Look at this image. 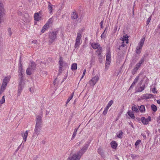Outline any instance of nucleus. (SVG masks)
Wrapping results in <instances>:
<instances>
[{
	"label": "nucleus",
	"instance_id": "obj_8",
	"mask_svg": "<svg viewBox=\"0 0 160 160\" xmlns=\"http://www.w3.org/2000/svg\"><path fill=\"white\" fill-rule=\"evenodd\" d=\"M42 126L35 125L33 132V136L36 135L37 136L42 131Z\"/></svg>",
	"mask_w": 160,
	"mask_h": 160
},
{
	"label": "nucleus",
	"instance_id": "obj_12",
	"mask_svg": "<svg viewBox=\"0 0 160 160\" xmlns=\"http://www.w3.org/2000/svg\"><path fill=\"white\" fill-rule=\"evenodd\" d=\"M153 96L151 94H143L140 98L141 99H148L151 98Z\"/></svg>",
	"mask_w": 160,
	"mask_h": 160
},
{
	"label": "nucleus",
	"instance_id": "obj_59",
	"mask_svg": "<svg viewBox=\"0 0 160 160\" xmlns=\"http://www.w3.org/2000/svg\"><path fill=\"white\" fill-rule=\"evenodd\" d=\"M49 112V111H46V116H47V115H48Z\"/></svg>",
	"mask_w": 160,
	"mask_h": 160
},
{
	"label": "nucleus",
	"instance_id": "obj_16",
	"mask_svg": "<svg viewBox=\"0 0 160 160\" xmlns=\"http://www.w3.org/2000/svg\"><path fill=\"white\" fill-rule=\"evenodd\" d=\"M139 79V76H137L134 79L133 82L132 83V85L130 86V87L129 88V89L131 88L132 87H133V86H134L136 83H137V82L138 81V80Z\"/></svg>",
	"mask_w": 160,
	"mask_h": 160
},
{
	"label": "nucleus",
	"instance_id": "obj_41",
	"mask_svg": "<svg viewBox=\"0 0 160 160\" xmlns=\"http://www.w3.org/2000/svg\"><path fill=\"white\" fill-rule=\"evenodd\" d=\"M5 102V99L4 98V96H3L2 97V99L0 100V103L1 104H3Z\"/></svg>",
	"mask_w": 160,
	"mask_h": 160
},
{
	"label": "nucleus",
	"instance_id": "obj_38",
	"mask_svg": "<svg viewBox=\"0 0 160 160\" xmlns=\"http://www.w3.org/2000/svg\"><path fill=\"white\" fill-rule=\"evenodd\" d=\"M144 57H143L138 62L139 63H140L141 65H142V64L143 63L144 61Z\"/></svg>",
	"mask_w": 160,
	"mask_h": 160
},
{
	"label": "nucleus",
	"instance_id": "obj_3",
	"mask_svg": "<svg viewBox=\"0 0 160 160\" xmlns=\"http://www.w3.org/2000/svg\"><path fill=\"white\" fill-rule=\"evenodd\" d=\"M145 40V38L144 37L138 43L136 50V53L137 54H139L140 53Z\"/></svg>",
	"mask_w": 160,
	"mask_h": 160
},
{
	"label": "nucleus",
	"instance_id": "obj_46",
	"mask_svg": "<svg viewBox=\"0 0 160 160\" xmlns=\"http://www.w3.org/2000/svg\"><path fill=\"white\" fill-rule=\"evenodd\" d=\"M132 110H138L137 106L135 105L132 107Z\"/></svg>",
	"mask_w": 160,
	"mask_h": 160
},
{
	"label": "nucleus",
	"instance_id": "obj_29",
	"mask_svg": "<svg viewBox=\"0 0 160 160\" xmlns=\"http://www.w3.org/2000/svg\"><path fill=\"white\" fill-rule=\"evenodd\" d=\"M77 65L76 63H73L71 65V69L72 71L77 70Z\"/></svg>",
	"mask_w": 160,
	"mask_h": 160
},
{
	"label": "nucleus",
	"instance_id": "obj_31",
	"mask_svg": "<svg viewBox=\"0 0 160 160\" xmlns=\"http://www.w3.org/2000/svg\"><path fill=\"white\" fill-rule=\"evenodd\" d=\"M128 115L132 119H134L135 118L134 114L132 112H130V111L127 112Z\"/></svg>",
	"mask_w": 160,
	"mask_h": 160
},
{
	"label": "nucleus",
	"instance_id": "obj_15",
	"mask_svg": "<svg viewBox=\"0 0 160 160\" xmlns=\"http://www.w3.org/2000/svg\"><path fill=\"white\" fill-rule=\"evenodd\" d=\"M28 132V131H26L24 133H22V136L23 138V140L24 142H25L26 141L27 137Z\"/></svg>",
	"mask_w": 160,
	"mask_h": 160
},
{
	"label": "nucleus",
	"instance_id": "obj_27",
	"mask_svg": "<svg viewBox=\"0 0 160 160\" xmlns=\"http://www.w3.org/2000/svg\"><path fill=\"white\" fill-rule=\"evenodd\" d=\"M102 47H100L96 51L97 55L98 56H100L102 53Z\"/></svg>",
	"mask_w": 160,
	"mask_h": 160
},
{
	"label": "nucleus",
	"instance_id": "obj_57",
	"mask_svg": "<svg viewBox=\"0 0 160 160\" xmlns=\"http://www.w3.org/2000/svg\"><path fill=\"white\" fill-rule=\"evenodd\" d=\"M37 41L36 40H34L32 41V42L33 43H37Z\"/></svg>",
	"mask_w": 160,
	"mask_h": 160
},
{
	"label": "nucleus",
	"instance_id": "obj_58",
	"mask_svg": "<svg viewBox=\"0 0 160 160\" xmlns=\"http://www.w3.org/2000/svg\"><path fill=\"white\" fill-rule=\"evenodd\" d=\"M108 111H104L103 112V114L104 115H105L107 113Z\"/></svg>",
	"mask_w": 160,
	"mask_h": 160
},
{
	"label": "nucleus",
	"instance_id": "obj_33",
	"mask_svg": "<svg viewBox=\"0 0 160 160\" xmlns=\"http://www.w3.org/2000/svg\"><path fill=\"white\" fill-rule=\"evenodd\" d=\"M73 94L74 92H73L71 94L70 96L68 98L66 102V104H67L70 102V100L72 99V98L73 96Z\"/></svg>",
	"mask_w": 160,
	"mask_h": 160
},
{
	"label": "nucleus",
	"instance_id": "obj_43",
	"mask_svg": "<svg viewBox=\"0 0 160 160\" xmlns=\"http://www.w3.org/2000/svg\"><path fill=\"white\" fill-rule=\"evenodd\" d=\"M141 143V140H138L136 141L135 143V146H137L138 145L140 144Z\"/></svg>",
	"mask_w": 160,
	"mask_h": 160
},
{
	"label": "nucleus",
	"instance_id": "obj_11",
	"mask_svg": "<svg viewBox=\"0 0 160 160\" xmlns=\"http://www.w3.org/2000/svg\"><path fill=\"white\" fill-rule=\"evenodd\" d=\"M80 158V156H78L77 154H75L71 157H69L67 160H79Z\"/></svg>",
	"mask_w": 160,
	"mask_h": 160
},
{
	"label": "nucleus",
	"instance_id": "obj_2",
	"mask_svg": "<svg viewBox=\"0 0 160 160\" xmlns=\"http://www.w3.org/2000/svg\"><path fill=\"white\" fill-rule=\"evenodd\" d=\"M128 37L127 34L123 36V38H122L121 45L118 48V49L119 50H123L124 48H126V45L128 42Z\"/></svg>",
	"mask_w": 160,
	"mask_h": 160
},
{
	"label": "nucleus",
	"instance_id": "obj_40",
	"mask_svg": "<svg viewBox=\"0 0 160 160\" xmlns=\"http://www.w3.org/2000/svg\"><path fill=\"white\" fill-rule=\"evenodd\" d=\"M138 110H145L144 105H141L140 106H138Z\"/></svg>",
	"mask_w": 160,
	"mask_h": 160
},
{
	"label": "nucleus",
	"instance_id": "obj_10",
	"mask_svg": "<svg viewBox=\"0 0 160 160\" xmlns=\"http://www.w3.org/2000/svg\"><path fill=\"white\" fill-rule=\"evenodd\" d=\"M99 79L98 76H95L92 78L89 82V83L91 86H93L97 82Z\"/></svg>",
	"mask_w": 160,
	"mask_h": 160
},
{
	"label": "nucleus",
	"instance_id": "obj_44",
	"mask_svg": "<svg viewBox=\"0 0 160 160\" xmlns=\"http://www.w3.org/2000/svg\"><path fill=\"white\" fill-rule=\"evenodd\" d=\"M151 108H152V110H157V107L154 104H152L151 106Z\"/></svg>",
	"mask_w": 160,
	"mask_h": 160
},
{
	"label": "nucleus",
	"instance_id": "obj_25",
	"mask_svg": "<svg viewBox=\"0 0 160 160\" xmlns=\"http://www.w3.org/2000/svg\"><path fill=\"white\" fill-rule=\"evenodd\" d=\"M34 70L29 67L26 70V73L28 75H30L32 74V72Z\"/></svg>",
	"mask_w": 160,
	"mask_h": 160
},
{
	"label": "nucleus",
	"instance_id": "obj_22",
	"mask_svg": "<svg viewBox=\"0 0 160 160\" xmlns=\"http://www.w3.org/2000/svg\"><path fill=\"white\" fill-rule=\"evenodd\" d=\"M34 20L36 21H39L41 19V17L39 16V14L38 13H35L34 15Z\"/></svg>",
	"mask_w": 160,
	"mask_h": 160
},
{
	"label": "nucleus",
	"instance_id": "obj_23",
	"mask_svg": "<svg viewBox=\"0 0 160 160\" xmlns=\"http://www.w3.org/2000/svg\"><path fill=\"white\" fill-rule=\"evenodd\" d=\"M113 103V101L112 100H110L108 103L107 105L105 108L104 110H108L109 108L112 105Z\"/></svg>",
	"mask_w": 160,
	"mask_h": 160
},
{
	"label": "nucleus",
	"instance_id": "obj_52",
	"mask_svg": "<svg viewBox=\"0 0 160 160\" xmlns=\"http://www.w3.org/2000/svg\"><path fill=\"white\" fill-rule=\"evenodd\" d=\"M103 21H102L100 22V28H103Z\"/></svg>",
	"mask_w": 160,
	"mask_h": 160
},
{
	"label": "nucleus",
	"instance_id": "obj_42",
	"mask_svg": "<svg viewBox=\"0 0 160 160\" xmlns=\"http://www.w3.org/2000/svg\"><path fill=\"white\" fill-rule=\"evenodd\" d=\"M81 43L75 41L74 47L75 48H78Z\"/></svg>",
	"mask_w": 160,
	"mask_h": 160
},
{
	"label": "nucleus",
	"instance_id": "obj_6",
	"mask_svg": "<svg viewBox=\"0 0 160 160\" xmlns=\"http://www.w3.org/2000/svg\"><path fill=\"white\" fill-rule=\"evenodd\" d=\"M89 144L88 143H86L84 146L77 153L78 156H80V158L81 156L83 154L87 151L88 147Z\"/></svg>",
	"mask_w": 160,
	"mask_h": 160
},
{
	"label": "nucleus",
	"instance_id": "obj_35",
	"mask_svg": "<svg viewBox=\"0 0 160 160\" xmlns=\"http://www.w3.org/2000/svg\"><path fill=\"white\" fill-rule=\"evenodd\" d=\"M78 129V128H76L74 129V132L73 133V134H72V139H71L72 140L75 137L76 135V134H77V132Z\"/></svg>",
	"mask_w": 160,
	"mask_h": 160
},
{
	"label": "nucleus",
	"instance_id": "obj_4",
	"mask_svg": "<svg viewBox=\"0 0 160 160\" xmlns=\"http://www.w3.org/2000/svg\"><path fill=\"white\" fill-rule=\"evenodd\" d=\"M11 77L10 76H7L3 80L2 82L1 85L0 89L4 91L5 90L7 84L10 80Z\"/></svg>",
	"mask_w": 160,
	"mask_h": 160
},
{
	"label": "nucleus",
	"instance_id": "obj_24",
	"mask_svg": "<svg viewBox=\"0 0 160 160\" xmlns=\"http://www.w3.org/2000/svg\"><path fill=\"white\" fill-rule=\"evenodd\" d=\"M111 147L113 149H115L117 147V143L115 141H112L111 143Z\"/></svg>",
	"mask_w": 160,
	"mask_h": 160
},
{
	"label": "nucleus",
	"instance_id": "obj_39",
	"mask_svg": "<svg viewBox=\"0 0 160 160\" xmlns=\"http://www.w3.org/2000/svg\"><path fill=\"white\" fill-rule=\"evenodd\" d=\"M8 34L9 36H11L12 34L11 29L10 28H8Z\"/></svg>",
	"mask_w": 160,
	"mask_h": 160
},
{
	"label": "nucleus",
	"instance_id": "obj_56",
	"mask_svg": "<svg viewBox=\"0 0 160 160\" xmlns=\"http://www.w3.org/2000/svg\"><path fill=\"white\" fill-rule=\"evenodd\" d=\"M86 72V69H84V70L83 71L82 75V77L81 78H83V76H84L85 73Z\"/></svg>",
	"mask_w": 160,
	"mask_h": 160
},
{
	"label": "nucleus",
	"instance_id": "obj_55",
	"mask_svg": "<svg viewBox=\"0 0 160 160\" xmlns=\"http://www.w3.org/2000/svg\"><path fill=\"white\" fill-rule=\"evenodd\" d=\"M117 28H118V26H117V25H115V26L114 27V32H115L117 30Z\"/></svg>",
	"mask_w": 160,
	"mask_h": 160
},
{
	"label": "nucleus",
	"instance_id": "obj_47",
	"mask_svg": "<svg viewBox=\"0 0 160 160\" xmlns=\"http://www.w3.org/2000/svg\"><path fill=\"white\" fill-rule=\"evenodd\" d=\"M111 60L106 61V66H108L109 65L111 62Z\"/></svg>",
	"mask_w": 160,
	"mask_h": 160
},
{
	"label": "nucleus",
	"instance_id": "obj_37",
	"mask_svg": "<svg viewBox=\"0 0 160 160\" xmlns=\"http://www.w3.org/2000/svg\"><path fill=\"white\" fill-rule=\"evenodd\" d=\"M52 19L51 18L48 20L46 24L48 25V26H49V25L52 24Z\"/></svg>",
	"mask_w": 160,
	"mask_h": 160
},
{
	"label": "nucleus",
	"instance_id": "obj_9",
	"mask_svg": "<svg viewBox=\"0 0 160 160\" xmlns=\"http://www.w3.org/2000/svg\"><path fill=\"white\" fill-rule=\"evenodd\" d=\"M151 117L148 116L147 118H146L144 117H142L141 118V120L142 123L144 125L148 124L149 122L151 121Z\"/></svg>",
	"mask_w": 160,
	"mask_h": 160
},
{
	"label": "nucleus",
	"instance_id": "obj_62",
	"mask_svg": "<svg viewBox=\"0 0 160 160\" xmlns=\"http://www.w3.org/2000/svg\"><path fill=\"white\" fill-rule=\"evenodd\" d=\"M108 28L107 27H106L104 31H105V32H106V31H107V30Z\"/></svg>",
	"mask_w": 160,
	"mask_h": 160
},
{
	"label": "nucleus",
	"instance_id": "obj_14",
	"mask_svg": "<svg viewBox=\"0 0 160 160\" xmlns=\"http://www.w3.org/2000/svg\"><path fill=\"white\" fill-rule=\"evenodd\" d=\"M91 46L94 49H97L100 47L99 43L95 42L92 43L91 44Z\"/></svg>",
	"mask_w": 160,
	"mask_h": 160
},
{
	"label": "nucleus",
	"instance_id": "obj_13",
	"mask_svg": "<svg viewBox=\"0 0 160 160\" xmlns=\"http://www.w3.org/2000/svg\"><path fill=\"white\" fill-rule=\"evenodd\" d=\"M141 66V65L140 63H139V62L137 63L135 67L132 70V74H135V73L137 72L138 70L140 67Z\"/></svg>",
	"mask_w": 160,
	"mask_h": 160
},
{
	"label": "nucleus",
	"instance_id": "obj_18",
	"mask_svg": "<svg viewBox=\"0 0 160 160\" xmlns=\"http://www.w3.org/2000/svg\"><path fill=\"white\" fill-rule=\"evenodd\" d=\"M58 63L59 65V67H60V68H62L63 66V65L64 64H66V63H64L62 57H61L59 58Z\"/></svg>",
	"mask_w": 160,
	"mask_h": 160
},
{
	"label": "nucleus",
	"instance_id": "obj_36",
	"mask_svg": "<svg viewBox=\"0 0 160 160\" xmlns=\"http://www.w3.org/2000/svg\"><path fill=\"white\" fill-rule=\"evenodd\" d=\"M107 31L105 32V31H104L103 33L102 34L101 37L102 39L103 38H106V35L107 33Z\"/></svg>",
	"mask_w": 160,
	"mask_h": 160
},
{
	"label": "nucleus",
	"instance_id": "obj_34",
	"mask_svg": "<svg viewBox=\"0 0 160 160\" xmlns=\"http://www.w3.org/2000/svg\"><path fill=\"white\" fill-rule=\"evenodd\" d=\"M29 67H30L33 69L34 70L36 68V64L35 62H32L31 63V65H29Z\"/></svg>",
	"mask_w": 160,
	"mask_h": 160
},
{
	"label": "nucleus",
	"instance_id": "obj_5",
	"mask_svg": "<svg viewBox=\"0 0 160 160\" xmlns=\"http://www.w3.org/2000/svg\"><path fill=\"white\" fill-rule=\"evenodd\" d=\"M42 112L41 111L40 112L39 114L37 116L35 125L42 126Z\"/></svg>",
	"mask_w": 160,
	"mask_h": 160
},
{
	"label": "nucleus",
	"instance_id": "obj_19",
	"mask_svg": "<svg viewBox=\"0 0 160 160\" xmlns=\"http://www.w3.org/2000/svg\"><path fill=\"white\" fill-rule=\"evenodd\" d=\"M81 34L80 33H78L75 41L81 43Z\"/></svg>",
	"mask_w": 160,
	"mask_h": 160
},
{
	"label": "nucleus",
	"instance_id": "obj_49",
	"mask_svg": "<svg viewBox=\"0 0 160 160\" xmlns=\"http://www.w3.org/2000/svg\"><path fill=\"white\" fill-rule=\"evenodd\" d=\"M98 152L99 154L102 155V150L101 149H98Z\"/></svg>",
	"mask_w": 160,
	"mask_h": 160
},
{
	"label": "nucleus",
	"instance_id": "obj_61",
	"mask_svg": "<svg viewBox=\"0 0 160 160\" xmlns=\"http://www.w3.org/2000/svg\"><path fill=\"white\" fill-rule=\"evenodd\" d=\"M142 135L143 137V138H146V135H145L144 134H142Z\"/></svg>",
	"mask_w": 160,
	"mask_h": 160
},
{
	"label": "nucleus",
	"instance_id": "obj_50",
	"mask_svg": "<svg viewBox=\"0 0 160 160\" xmlns=\"http://www.w3.org/2000/svg\"><path fill=\"white\" fill-rule=\"evenodd\" d=\"M152 92L154 93H157V92L156 91V89L155 88H154L152 89Z\"/></svg>",
	"mask_w": 160,
	"mask_h": 160
},
{
	"label": "nucleus",
	"instance_id": "obj_45",
	"mask_svg": "<svg viewBox=\"0 0 160 160\" xmlns=\"http://www.w3.org/2000/svg\"><path fill=\"white\" fill-rule=\"evenodd\" d=\"M106 58H111V54L110 51L107 52Z\"/></svg>",
	"mask_w": 160,
	"mask_h": 160
},
{
	"label": "nucleus",
	"instance_id": "obj_1",
	"mask_svg": "<svg viewBox=\"0 0 160 160\" xmlns=\"http://www.w3.org/2000/svg\"><path fill=\"white\" fill-rule=\"evenodd\" d=\"M58 31L54 30L48 32V44L50 45L53 42H55L57 39Z\"/></svg>",
	"mask_w": 160,
	"mask_h": 160
},
{
	"label": "nucleus",
	"instance_id": "obj_32",
	"mask_svg": "<svg viewBox=\"0 0 160 160\" xmlns=\"http://www.w3.org/2000/svg\"><path fill=\"white\" fill-rule=\"evenodd\" d=\"M18 73L22 72V65L21 63H19V66L18 68Z\"/></svg>",
	"mask_w": 160,
	"mask_h": 160
},
{
	"label": "nucleus",
	"instance_id": "obj_63",
	"mask_svg": "<svg viewBox=\"0 0 160 160\" xmlns=\"http://www.w3.org/2000/svg\"><path fill=\"white\" fill-rule=\"evenodd\" d=\"M29 91H30L32 92V90H31V88H29Z\"/></svg>",
	"mask_w": 160,
	"mask_h": 160
},
{
	"label": "nucleus",
	"instance_id": "obj_30",
	"mask_svg": "<svg viewBox=\"0 0 160 160\" xmlns=\"http://www.w3.org/2000/svg\"><path fill=\"white\" fill-rule=\"evenodd\" d=\"M18 76L19 78V82H24L23 80V76L22 73H18Z\"/></svg>",
	"mask_w": 160,
	"mask_h": 160
},
{
	"label": "nucleus",
	"instance_id": "obj_28",
	"mask_svg": "<svg viewBox=\"0 0 160 160\" xmlns=\"http://www.w3.org/2000/svg\"><path fill=\"white\" fill-rule=\"evenodd\" d=\"M123 134V132L121 130L119 131L117 133L116 135L117 137L120 138H122V135Z\"/></svg>",
	"mask_w": 160,
	"mask_h": 160
},
{
	"label": "nucleus",
	"instance_id": "obj_51",
	"mask_svg": "<svg viewBox=\"0 0 160 160\" xmlns=\"http://www.w3.org/2000/svg\"><path fill=\"white\" fill-rule=\"evenodd\" d=\"M131 157L133 159H135L138 158V155H136L132 154L131 155Z\"/></svg>",
	"mask_w": 160,
	"mask_h": 160
},
{
	"label": "nucleus",
	"instance_id": "obj_64",
	"mask_svg": "<svg viewBox=\"0 0 160 160\" xmlns=\"http://www.w3.org/2000/svg\"><path fill=\"white\" fill-rule=\"evenodd\" d=\"M2 43L0 42V48H1L2 47Z\"/></svg>",
	"mask_w": 160,
	"mask_h": 160
},
{
	"label": "nucleus",
	"instance_id": "obj_21",
	"mask_svg": "<svg viewBox=\"0 0 160 160\" xmlns=\"http://www.w3.org/2000/svg\"><path fill=\"white\" fill-rule=\"evenodd\" d=\"M48 8L49 10V13H51L52 12V8L53 5H52L50 2H48Z\"/></svg>",
	"mask_w": 160,
	"mask_h": 160
},
{
	"label": "nucleus",
	"instance_id": "obj_53",
	"mask_svg": "<svg viewBox=\"0 0 160 160\" xmlns=\"http://www.w3.org/2000/svg\"><path fill=\"white\" fill-rule=\"evenodd\" d=\"M67 76H68V75L67 74L66 75L64 76V77L63 78V80H62V82H64L65 81V80L66 79V78H67Z\"/></svg>",
	"mask_w": 160,
	"mask_h": 160
},
{
	"label": "nucleus",
	"instance_id": "obj_48",
	"mask_svg": "<svg viewBox=\"0 0 160 160\" xmlns=\"http://www.w3.org/2000/svg\"><path fill=\"white\" fill-rule=\"evenodd\" d=\"M151 19V17H149V18H148V19L147 20V22H146L147 25H148L149 24V23Z\"/></svg>",
	"mask_w": 160,
	"mask_h": 160
},
{
	"label": "nucleus",
	"instance_id": "obj_20",
	"mask_svg": "<svg viewBox=\"0 0 160 160\" xmlns=\"http://www.w3.org/2000/svg\"><path fill=\"white\" fill-rule=\"evenodd\" d=\"M145 88V85L143 84L142 86H140L138 88L136 91L137 92H141L143 91Z\"/></svg>",
	"mask_w": 160,
	"mask_h": 160
},
{
	"label": "nucleus",
	"instance_id": "obj_54",
	"mask_svg": "<svg viewBox=\"0 0 160 160\" xmlns=\"http://www.w3.org/2000/svg\"><path fill=\"white\" fill-rule=\"evenodd\" d=\"M62 68L59 67L58 71L60 73H61L62 72Z\"/></svg>",
	"mask_w": 160,
	"mask_h": 160
},
{
	"label": "nucleus",
	"instance_id": "obj_26",
	"mask_svg": "<svg viewBox=\"0 0 160 160\" xmlns=\"http://www.w3.org/2000/svg\"><path fill=\"white\" fill-rule=\"evenodd\" d=\"M49 26L45 24L43 27L42 29L41 30L42 33H44L46 30H47L49 28Z\"/></svg>",
	"mask_w": 160,
	"mask_h": 160
},
{
	"label": "nucleus",
	"instance_id": "obj_17",
	"mask_svg": "<svg viewBox=\"0 0 160 160\" xmlns=\"http://www.w3.org/2000/svg\"><path fill=\"white\" fill-rule=\"evenodd\" d=\"M78 17V14L76 12H74L71 14V18L72 19H76Z\"/></svg>",
	"mask_w": 160,
	"mask_h": 160
},
{
	"label": "nucleus",
	"instance_id": "obj_7",
	"mask_svg": "<svg viewBox=\"0 0 160 160\" xmlns=\"http://www.w3.org/2000/svg\"><path fill=\"white\" fill-rule=\"evenodd\" d=\"M25 84V83L24 82H19L18 90V97H19L20 96L24 87Z\"/></svg>",
	"mask_w": 160,
	"mask_h": 160
},
{
	"label": "nucleus",
	"instance_id": "obj_60",
	"mask_svg": "<svg viewBox=\"0 0 160 160\" xmlns=\"http://www.w3.org/2000/svg\"><path fill=\"white\" fill-rule=\"evenodd\" d=\"M109 61V60H111V58H106V61Z\"/></svg>",
	"mask_w": 160,
	"mask_h": 160
}]
</instances>
